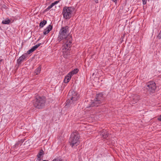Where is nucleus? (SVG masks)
I'll return each mask as SVG.
<instances>
[{"instance_id": "2f4dec72", "label": "nucleus", "mask_w": 161, "mask_h": 161, "mask_svg": "<svg viewBox=\"0 0 161 161\" xmlns=\"http://www.w3.org/2000/svg\"><path fill=\"white\" fill-rule=\"evenodd\" d=\"M94 2L96 3H98L99 1H101V0H93Z\"/></svg>"}, {"instance_id": "7c9ffc66", "label": "nucleus", "mask_w": 161, "mask_h": 161, "mask_svg": "<svg viewBox=\"0 0 161 161\" xmlns=\"http://www.w3.org/2000/svg\"><path fill=\"white\" fill-rule=\"evenodd\" d=\"M157 119L159 121H161V115H160L157 118Z\"/></svg>"}, {"instance_id": "2eb2a0df", "label": "nucleus", "mask_w": 161, "mask_h": 161, "mask_svg": "<svg viewBox=\"0 0 161 161\" xmlns=\"http://www.w3.org/2000/svg\"><path fill=\"white\" fill-rule=\"evenodd\" d=\"M71 79L70 77H69L67 75L65 77L64 80V82L65 83H68Z\"/></svg>"}, {"instance_id": "f03ea898", "label": "nucleus", "mask_w": 161, "mask_h": 161, "mask_svg": "<svg viewBox=\"0 0 161 161\" xmlns=\"http://www.w3.org/2000/svg\"><path fill=\"white\" fill-rule=\"evenodd\" d=\"M69 27L68 26L63 27L61 28L59 32V35L58 37V42H60L62 40H65L69 39V36H71L69 35Z\"/></svg>"}, {"instance_id": "b1692460", "label": "nucleus", "mask_w": 161, "mask_h": 161, "mask_svg": "<svg viewBox=\"0 0 161 161\" xmlns=\"http://www.w3.org/2000/svg\"><path fill=\"white\" fill-rule=\"evenodd\" d=\"M53 6L51 4L50 5L48 6V7L45 9V11H48L50 9L52 8Z\"/></svg>"}, {"instance_id": "473e14b6", "label": "nucleus", "mask_w": 161, "mask_h": 161, "mask_svg": "<svg viewBox=\"0 0 161 161\" xmlns=\"http://www.w3.org/2000/svg\"><path fill=\"white\" fill-rule=\"evenodd\" d=\"M42 161H48V160H43Z\"/></svg>"}, {"instance_id": "f8f14e48", "label": "nucleus", "mask_w": 161, "mask_h": 161, "mask_svg": "<svg viewBox=\"0 0 161 161\" xmlns=\"http://www.w3.org/2000/svg\"><path fill=\"white\" fill-rule=\"evenodd\" d=\"M53 26L51 25H49L45 29L43 33L44 35H46L49 32L52 30Z\"/></svg>"}, {"instance_id": "4be33fe9", "label": "nucleus", "mask_w": 161, "mask_h": 161, "mask_svg": "<svg viewBox=\"0 0 161 161\" xmlns=\"http://www.w3.org/2000/svg\"><path fill=\"white\" fill-rule=\"evenodd\" d=\"M53 6L51 4L50 5L48 6V7L45 9V11H48L50 9L52 8Z\"/></svg>"}, {"instance_id": "cd10ccee", "label": "nucleus", "mask_w": 161, "mask_h": 161, "mask_svg": "<svg viewBox=\"0 0 161 161\" xmlns=\"http://www.w3.org/2000/svg\"><path fill=\"white\" fill-rule=\"evenodd\" d=\"M33 52V51L31 48L27 51V54H29Z\"/></svg>"}, {"instance_id": "9b49d317", "label": "nucleus", "mask_w": 161, "mask_h": 161, "mask_svg": "<svg viewBox=\"0 0 161 161\" xmlns=\"http://www.w3.org/2000/svg\"><path fill=\"white\" fill-rule=\"evenodd\" d=\"M27 53H25L23 54L17 60V63L19 65L21 64V63L25 59L26 57Z\"/></svg>"}, {"instance_id": "bb28decb", "label": "nucleus", "mask_w": 161, "mask_h": 161, "mask_svg": "<svg viewBox=\"0 0 161 161\" xmlns=\"http://www.w3.org/2000/svg\"><path fill=\"white\" fill-rule=\"evenodd\" d=\"M59 2V1H56L52 3L51 4L53 6H54L55 4L58 3Z\"/></svg>"}, {"instance_id": "f257e3e1", "label": "nucleus", "mask_w": 161, "mask_h": 161, "mask_svg": "<svg viewBox=\"0 0 161 161\" xmlns=\"http://www.w3.org/2000/svg\"><path fill=\"white\" fill-rule=\"evenodd\" d=\"M46 102V99L44 97L37 95L35 97V99L32 101V103L35 108L40 109L45 106Z\"/></svg>"}, {"instance_id": "ddd939ff", "label": "nucleus", "mask_w": 161, "mask_h": 161, "mask_svg": "<svg viewBox=\"0 0 161 161\" xmlns=\"http://www.w3.org/2000/svg\"><path fill=\"white\" fill-rule=\"evenodd\" d=\"M44 154V152L42 149H41L40 152L38 153L37 155V160L40 161L41 160V156L43 154Z\"/></svg>"}, {"instance_id": "c85d7f7f", "label": "nucleus", "mask_w": 161, "mask_h": 161, "mask_svg": "<svg viewBox=\"0 0 161 161\" xmlns=\"http://www.w3.org/2000/svg\"><path fill=\"white\" fill-rule=\"evenodd\" d=\"M157 37L159 39H161V31H160L159 33L158 34Z\"/></svg>"}, {"instance_id": "6ab92c4d", "label": "nucleus", "mask_w": 161, "mask_h": 161, "mask_svg": "<svg viewBox=\"0 0 161 161\" xmlns=\"http://www.w3.org/2000/svg\"><path fill=\"white\" fill-rule=\"evenodd\" d=\"M11 21L10 19H8L3 20L2 22V23L3 24H8Z\"/></svg>"}, {"instance_id": "dca6fc26", "label": "nucleus", "mask_w": 161, "mask_h": 161, "mask_svg": "<svg viewBox=\"0 0 161 161\" xmlns=\"http://www.w3.org/2000/svg\"><path fill=\"white\" fill-rule=\"evenodd\" d=\"M42 45L41 43H40L36 45L35 46L33 47L31 49L34 51L36 50L38 47Z\"/></svg>"}, {"instance_id": "5701e85b", "label": "nucleus", "mask_w": 161, "mask_h": 161, "mask_svg": "<svg viewBox=\"0 0 161 161\" xmlns=\"http://www.w3.org/2000/svg\"><path fill=\"white\" fill-rule=\"evenodd\" d=\"M53 6L51 4L50 5L48 6V7L45 9V11H48L50 9L52 8Z\"/></svg>"}, {"instance_id": "9d476101", "label": "nucleus", "mask_w": 161, "mask_h": 161, "mask_svg": "<svg viewBox=\"0 0 161 161\" xmlns=\"http://www.w3.org/2000/svg\"><path fill=\"white\" fill-rule=\"evenodd\" d=\"M140 98V97L138 95H135L132 97V100L130 101V103L131 104H135L139 100Z\"/></svg>"}, {"instance_id": "393cba45", "label": "nucleus", "mask_w": 161, "mask_h": 161, "mask_svg": "<svg viewBox=\"0 0 161 161\" xmlns=\"http://www.w3.org/2000/svg\"><path fill=\"white\" fill-rule=\"evenodd\" d=\"M78 70H79L78 69H75L74 70L72 71V72L73 73V74H74H74H75L76 73H77L78 71Z\"/></svg>"}, {"instance_id": "412c9836", "label": "nucleus", "mask_w": 161, "mask_h": 161, "mask_svg": "<svg viewBox=\"0 0 161 161\" xmlns=\"http://www.w3.org/2000/svg\"><path fill=\"white\" fill-rule=\"evenodd\" d=\"M53 6L51 4L50 5L48 6V7L45 9V11H48L50 9L52 8Z\"/></svg>"}, {"instance_id": "7ed1b4c3", "label": "nucleus", "mask_w": 161, "mask_h": 161, "mask_svg": "<svg viewBox=\"0 0 161 161\" xmlns=\"http://www.w3.org/2000/svg\"><path fill=\"white\" fill-rule=\"evenodd\" d=\"M68 97L70 99H68L66 102V105H73L76 103L79 97L77 93L74 91L69 92L68 94Z\"/></svg>"}, {"instance_id": "a211bd4d", "label": "nucleus", "mask_w": 161, "mask_h": 161, "mask_svg": "<svg viewBox=\"0 0 161 161\" xmlns=\"http://www.w3.org/2000/svg\"><path fill=\"white\" fill-rule=\"evenodd\" d=\"M22 142V141H19L17 142L14 145V148L16 149V148L19 147V145H21V143Z\"/></svg>"}, {"instance_id": "1a4fd4ad", "label": "nucleus", "mask_w": 161, "mask_h": 161, "mask_svg": "<svg viewBox=\"0 0 161 161\" xmlns=\"http://www.w3.org/2000/svg\"><path fill=\"white\" fill-rule=\"evenodd\" d=\"M109 134V133H108L106 130H103L101 132L100 135L103 139H105L108 140L109 138L108 137Z\"/></svg>"}, {"instance_id": "39448f33", "label": "nucleus", "mask_w": 161, "mask_h": 161, "mask_svg": "<svg viewBox=\"0 0 161 161\" xmlns=\"http://www.w3.org/2000/svg\"><path fill=\"white\" fill-rule=\"evenodd\" d=\"M104 98L103 96V94L102 93L97 94L96 95L95 98L93 102L91 104L92 107H97L100 104L103 103Z\"/></svg>"}, {"instance_id": "a878e982", "label": "nucleus", "mask_w": 161, "mask_h": 161, "mask_svg": "<svg viewBox=\"0 0 161 161\" xmlns=\"http://www.w3.org/2000/svg\"><path fill=\"white\" fill-rule=\"evenodd\" d=\"M72 71L69 72L68 74L67 75V76H68L69 77H70V79L71 78L72 76L74 75V74Z\"/></svg>"}, {"instance_id": "423d86ee", "label": "nucleus", "mask_w": 161, "mask_h": 161, "mask_svg": "<svg viewBox=\"0 0 161 161\" xmlns=\"http://www.w3.org/2000/svg\"><path fill=\"white\" fill-rule=\"evenodd\" d=\"M74 8L72 7H65L64 8L62 14L64 18L66 19H69L71 17Z\"/></svg>"}, {"instance_id": "4468645a", "label": "nucleus", "mask_w": 161, "mask_h": 161, "mask_svg": "<svg viewBox=\"0 0 161 161\" xmlns=\"http://www.w3.org/2000/svg\"><path fill=\"white\" fill-rule=\"evenodd\" d=\"M46 23L47 21L46 20H43L40 22L39 26L41 28L43 27Z\"/></svg>"}, {"instance_id": "0eeeda50", "label": "nucleus", "mask_w": 161, "mask_h": 161, "mask_svg": "<svg viewBox=\"0 0 161 161\" xmlns=\"http://www.w3.org/2000/svg\"><path fill=\"white\" fill-rule=\"evenodd\" d=\"M146 88L148 92L154 93L156 88V84L153 81H150L147 84Z\"/></svg>"}, {"instance_id": "f3484780", "label": "nucleus", "mask_w": 161, "mask_h": 161, "mask_svg": "<svg viewBox=\"0 0 161 161\" xmlns=\"http://www.w3.org/2000/svg\"><path fill=\"white\" fill-rule=\"evenodd\" d=\"M41 71V68L40 66L38 67L35 70V72L36 75H38Z\"/></svg>"}, {"instance_id": "20e7f679", "label": "nucleus", "mask_w": 161, "mask_h": 161, "mask_svg": "<svg viewBox=\"0 0 161 161\" xmlns=\"http://www.w3.org/2000/svg\"><path fill=\"white\" fill-rule=\"evenodd\" d=\"M80 136L78 133V131H75L73 132L71 134L70 137L69 142L70 145L73 147V146H77L80 143L79 139Z\"/></svg>"}, {"instance_id": "aec40b11", "label": "nucleus", "mask_w": 161, "mask_h": 161, "mask_svg": "<svg viewBox=\"0 0 161 161\" xmlns=\"http://www.w3.org/2000/svg\"><path fill=\"white\" fill-rule=\"evenodd\" d=\"M52 161H63V160L60 158H57L54 159Z\"/></svg>"}, {"instance_id": "c756f323", "label": "nucleus", "mask_w": 161, "mask_h": 161, "mask_svg": "<svg viewBox=\"0 0 161 161\" xmlns=\"http://www.w3.org/2000/svg\"><path fill=\"white\" fill-rule=\"evenodd\" d=\"M142 3L143 5H145L147 3V0H142Z\"/></svg>"}, {"instance_id": "6e6552de", "label": "nucleus", "mask_w": 161, "mask_h": 161, "mask_svg": "<svg viewBox=\"0 0 161 161\" xmlns=\"http://www.w3.org/2000/svg\"><path fill=\"white\" fill-rule=\"evenodd\" d=\"M68 38H69V39L64 40L63 43L64 44L63 45L64 47V48H63V50L64 49L65 50H69V49L71 46V43L72 42V37L69 36Z\"/></svg>"}]
</instances>
